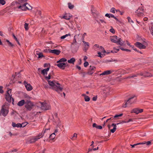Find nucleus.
Here are the masks:
<instances>
[{"label": "nucleus", "mask_w": 153, "mask_h": 153, "mask_svg": "<svg viewBox=\"0 0 153 153\" xmlns=\"http://www.w3.org/2000/svg\"><path fill=\"white\" fill-rule=\"evenodd\" d=\"M48 84L52 88L58 93L62 92L63 87L62 85L55 80L48 81Z\"/></svg>", "instance_id": "f257e3e1"}, {"label": "nucleus", "mask_w": 153, "mask_h": 153, "mask_svg": "<svg viewBox=\"0 0 153 153\" xmlns=\"http://www.w3.org/2000/svg\"><path fill=\"white\" fill-rule=\"evenodd\" d=\"M135 97V95L131 96L127 100L125 101L124 104H123V108H126L127 107H130L131 105L135 102V100L134 99Z\"/></svg>", "instance_id": "f03ea898"}, {"label": "nucleus", "mask_w": 153, "mask_h": 153, "mask_svg": "<svg viewBox=\"0 0 153 153\" xmlns=\"http://www.w3.org/2000/svg\"><path fill=\"white\" fill-rule=\"evenodd\" d=\"M33 106L34 104L30 100H26L25 107L26 108L27 110L29 111H31Z\"/></svg>", "instance_id": "7ed1b4c3"}, {"label": "nucleus", "mask_w": 153, "mask_h": 153, "mask_svg": "<svg viewBox=\"0 0 153 153\" xmlns=\"http://www.w3.org/2000/svg\"><path fill=\"white\" fill-rule=\"evenodd\" d=\"M79 35V34H78V35H75L74 36L73 42L71 44V48L74 51L76 52L78 49V47L76 46L75 47V46L76 45V37L78 36Z\"/></svg>", "instance_id": "20e7f679"}, {"label": "nucleus", "mask_w": 153, "mask_h": 153, "mask_svg": "<svg viewBox=\"0 0 153 153\" xmlns=\"http://www.w3.org/2000/svg\"><path fill=\"white\" fill-rule=\"evenodd\" d=\"M136 47L140 49H145L146 48V46H147L148 44L146 42L143 40L142 42V43L139 42H137L135 44Z\"/></svg>", "instance_id": "39448f33"}, {"label": "nucleus", "mask_w": 153, "mask_h": 153, "mask_svg": "<svg viewBox=\"0 0 153 153\" xmlns=\"http://www.w3.org/2000/svg\"><path fill=\"white\" fill-rule=\"evenodd\" d=\"M121 123H120L116 124L113 123L111 126L109 125H108V128L110 130V131L112 133H114L116 130L117 125H118Z\"/></svg>", "instance_id": "423d86ee"}, {"label": "nucleus", "mask_w": 153, "mask_h": 153, "mask_svg": "<svg viewBox=\"0 0 153 153\" xmlns=\"http://www.w3.org/2000/svg\"><path fill=\"white\" fill-rule=\"evenodd\" d=\"M41 108L43 110H47L51 109V106L49 104L45 102H41Z\"/></svg>", "instance_id": "0eeeda50"}, {"label": "nucleus", "mask_w": 153, "mask_h": 153, "mask_svg": "<svg viewBox=\"0 0 153 153\" xmlns=\"http://www.w3.org/2000/svg\"><path fill=\"white\" fill-rule=\"evenodd\" d=\"M143 111V110L142 109L136 108L133 109L131 111V113H134L136 114H138L142 112Z\"/></svg>", "instance_id": "6e6552de"}, {"label": "nucleus", "mask_w": 153, "mask_h": 153, "mask_svg": "<svg viewBox=\"0 0 153 153\" xmlns=\"http://www.w3.org/2000/svg\"><path fill=\"white\" fill-rule=\"evenodd\" d=\"M58 64L56 65L59 68L61 69L64 70L65 69L66 66V64L65 62L57 63Z\"/></svg>", "instance_id": "1a4fd4ad"}, {"label": "nucleus", "mask_w": 153, "mask_h": 153, "mask_svg": "<svg viewBox=\"0 0 153 153\" xmlns=\"http://www.w3.org/2000/svg\"><path fill=\"white\" fill-rule=\"evenodd\" d=\"M49 52L50 53H53L56 55H59L61 52V51L59 50L53 49L51 50L48 49Z\"/></svg>", "instance_id": "9d476101"}, {"label": "nucleus", "mask_w": 153, "mask_h": 153, "mask_svg": "<svg viewBox=\"0 0 153 153\" xmlns=\"http://www.w3.org/2000/svg\"><path fill=\"white\" fill-rule=\"evenodd\" d=\"M95 68L94 66H90L88 71L87 74L89 75H92L94 73V71L95 70Z\"/></svg>", "instance_id": "9b49d317"}, {"label": "nucleus", "mask_w": 153, "mask_h": 153, "mask_svg": "<svg viewBox=\"0 0 153 153\" xmlns=\"http://www.w3.org/2000/svg\"><path fill=\"white\" fill-rule=\"evenodd\" d=\"M143 7H139L137 10V12L138 13L137 16H143Z\"/></svg>", "instance_id": "f8f14e48"}, {"label": "nucleus", "mask_w": 153, "mask_h": 153, "mask_svg": "<svg viewBox=\"0 0 153 153\" xmlns=\"http://www.w3.org/2000/svg\"><path fill=\"white\" fill-rule=\"evenodd\" d=\"M24 83L27 90L30 91L33 88L30 84L27 83L25 81H24Z\"/></svg>", "instance_id": "ddd939ff"}, {"label": "nucleus", "mask_w": 153, "mask_h": 153, "mask_svg": "<svg viewBox=\"0 0 153 153\" xmlns=\"http://www.w3.org/2000/svg\"><path fill=\"white\" fill-rule=\"evenodd\" d=\"M5 99L7 101L9 102H11V99H12L13 102L14 101V99L12 97V95H5Z\"/></svg>", "instance_id": "4468645a"}, {"label": "nucleus", "mask_w": 153, "mask_h": 153, "mask_svg": "<svg viewBox=\"0 0 153 153\" xmlns=\"http://www.w3.org/2000/svg\"><path fill=\"white\" fill-rule=\"evenodd\" d=\"M4 107V106H3L2 107L1 112L3 115L5 117L7 114L8 111L6 109H4L3 108Z\"/></svg>", "instance_id": "2eb2a0df"}, {"label": "nucleus", "mask_w": 153, "mask_h": 153, "mask_svg": "<svg viewBox=\"0 0 153 153\" xmlns=\"http://www.w3.org/2000/svg\"><path fill=\"white\" fill-rule=\"evenodd\" d=\"M118 38L116 36H114L111 37L110 39L112 42L117 43L118 42L117 39H118Z\"/></svg>", "instance_id": "dca6fc26"}, {"label": "nucleus", "mask_w": 153, "mask_h": 153, "mask_svg": "<svg viewBox=\"0 0 153 153\" xmlns=\"http://www.w3.org/2000/svg\"><path fill=\"white\" fill-rule=\"evenodd\" d=\"M50 69V67H48L47 68L44 69L41 71V74L43 75L47 74V72Z\"/></svg>", "instance_id": "f3484780"}, {"label": "nucleus", "mask_w": 153, "mask_h": 153, "mask_svg": "<svg viewBox=\"0 0 153 153\" xmlns=\"http://www.w3.org/2000/svg\"><path fill=\"white\" fill-rule=\"evenodd\" d=\"M26 100H22L19 101L17 103V105L19 106H22L25 104Z\"/></svg>", "instance_id": "a211bd4d"}, {"label": "nucleus", "mask_w": 153, "mask_h": 153, "mask_svg": "<svg viewBox=\"0 0 153 153\" xmlns=\"http://www.w3.org/2000/svg\"><path fill=\"white\" fill-rule=\"evenodd\" d=\"M117 44L120 45L121 46H123L125 43V41H123L120 38H118L117 39Z\"/></svg>", "instance_id": "6ab92c4d"}, {"label": "nucleus", "mask_w": 153, "mask_h": 153, "mask_svg": "<svg viewBox=\"0 0 153 153\" xmlns=\"http://www.w3.org/2000/svg\"><path fill=\"white\" fill-rule=\"evenodd\" d=\"M112 73L111 71L110 70H107L104 71L102 73L100 74V75H105L109 74H111Z\"/></svg>", "instance_id": "aec40b11"}, {"label": "nucleus", "mask_w": 153, "mask_h": 153, "mask_svg": "<svg viewBox=\"0 0 153 153\" xmlns=\"http://www.w3.org/2000/svg\"><path fill=\"white\" fill-rule=\"evenodd\" d=\"M32 7L27 3V5L25 6V7L24 9H22V10H26L27 9V10H31Z\"/></svg>", "instance_id": "412c9836"}, {"label": "nucleus", "mask_w": 153, "mask_h": 153, "mask_svg": "<svg viewBox=\"0 0 153 153\" xmlns=\"http://www.w3.org/2000/svg\"><path fill=\"white\" fill-rule=\"evenodd\" d=\"M82 96L84 97V100L86 102H88L90 100V97L88 96H87L85 94H82Z\"/></svg>", "instance_id": "4be33fe9"}, {"label": "nucleus", "mask_w": 153, "mask_h": 153, "mask_svg": "<svg viewBox=\"0 0 153 153\" xmlns=\"http://www.w3.org/2000/svg\"><path fill=\"white\" fill-rule=\"evenodd\" d=\"M39 138L35 137L31 139L29 142L30 143H32L35 142L36 141L38 140Z\"/></svg>", "instance_id": "5701e85b"}, {"label": "nucleus", "mask_w": 153, "mask_h": 153, "mask_svg": "<svg viewBox=\"0 0 153 153\" xmlns=\"http://www.w3.org/2000/svg\"><path fill=\"white\" fill-rule=\"evenodd\" d=\"M143 75V74L142 73H137L136 74H133L131 76H130L131 78H134L135 77H137V76L140 75L142 76Z\"/></svg>", "instance_id": "b1692460"}, {"label": "nucleus", "mask_w": 153, "mask_h": 153, "mask_svg": "<svg viewBox=\"0 0 153 153\" xmlns=\"http://www.w3.org/2000/svg\"><path fill=\"white\" fill-rule=\"evenodd\" d=\"M12 126L13 127H21V124L18 123L17 124H16L14 123H12Z\"/></svg>", "instance_id": "393cba45"}, {"label": "nucleus", "mask_w": 153, "mask_h": 153, "mask_svg": "<svg viewBox=\"0 0 153 153\" xmlns=\"http://www.w3.org/2000/svg\"><path fill=\"white\" fill-rule=\"evenodd\" d=\"M67 60V59L66 58H63L60 59L59 60L57 61L56 63L64 62H66Z\"/></svg>", "instance_id": "a878e982"}, {"label": "nucleus", "mask_w": 153, "mask_h": 153, "mask_svg": "<svg viewBox=\"0 0 153 153\" xmlns=\"http://www.w3.org/2000/svg\"><path fill=\"white\" fill-rule=\"evenodd\" d=\"M49 136V138L50 140H53L55 136V132L51 134L50 135H48V137Z\"/></svg>", "instance_id": "bb28decb"}, {"label": "nucleus", "mask_w": 153, "mask_h": 153, "mask_svg": "<svg viewBox=\"0 0 153 153\" xmlns=\"http://www.w3.org/2000/svg\"><path fill=\"white\" fill-rule=\"evenodd\" d=\"M146 143H138L136 144H134V145H130V146H131L132 148L135 147L136 146H137L139 145H145Z\"/></svg>", "instance_id": "cd10ccee"}, {"label": "nucleus", "mask_w": 153, "mask_h": 153, "mask_svg": "<svg viewBox=\"0 0 153 153\" xmlns=\"http://www.w3.org/2000/svg\"><path fill=\"white\" fill-rule=\"evenodd\" d=\"M82 42L84 43L85 46H86V45L88 46L87 47H85V49L86 51L89 47V44L88 42H85L84 41H82Z\"/></svg>", "instance_id": "c85d7f7f"}, {"label": "nucleus", "mask_w": 153, "mask_h": 153, "mask_svg": "<svg viewBox=\"0 0 153 153\" xmlns=\"http://www.w3.org/2000/svg\"><path fill=\"white\" fill-rule=\"evenodd\" d=\"M75 61V59L74 58H72L71 59L68 61V62L70 63L74 64V62Z\"/></svg>", "instance_id": "c756f323"}, {"label": "nucleus", "mask_w": 153, "mask_h": 153, "mask_svg": "<svg viewBox=\"0 0 153 153\" xmlns=\"http://www.w3.org/2000/svg\"><path fill=\"white\" fill-rule=\"evenodd\" d=\"M132 71H133L130 68H128L125 70V74H128L131 73L132 72Z\"/></svg>", "instance_id": "7c9ffc66"}, {"label": "nucleus", "mask_w": 153, "mask_h": 153, "mask_svg": "<svg viewBox=\"0 0 153 153\" xmlns=\"http://www.w3.org/2000/svg\"><path fill=\"white\" fill-rule=\"evenodd\" d=\"M68 7L70 9H73L74 7V5L72 4L70 2L68 3Z\"/></svg>", "instance_id": "2f4dec72"}, {"label": "nucleus", "mask_w": 153, "mask_h": 153, "mask_svg": "<svg viewBox=\"0 0 153 153\" xmlns=\"http://www.w3.org/2000/svg\"><path fill=\"white\" fill-rule=\"evenodd\" d=\"M51 73H50L49 74L48 76H45V78L46 80L48 82V81H51L49 80V79H51Z\"/></svg>", "instance_id": "473e14b6"}, {"label": "nucleus", "mask_w": 153, "mask_h": 153, "mask_svg": "<svg viewBox=\"0 0 153 153\" xmlns=\"http://www.w3.org/2000/svg\"><path fill=\"white\" fill-rule=\"evenodd\" d=\"M71 16H68L67 15H65L63 16L61 18H64L66 19V20H69L70 19L71 17Z\"/></svg>", "instance_id": "72a5a7b5"}, {"label": "nucleus", "mask_w": 153, "mask_h": 153, "mask_svg": "<svg viewBox=\"0 0 153 153\" xmlns=\"http://www.w3.org/2000/svg\"><path fill=\"white\" fill-rule=\"evenodd\" d=\"M91 11H92V14L93 16H95L96 15L97 13V10L94 9V8H93V9H91Z\"/></svg>", "instance_id": "f704fd0d"}, {"label": "nucleus", "mask_w": 153, "mask_h": 153, "mask_svg": "<svg viewBox=\"0 0 153 153\" xmlns=\"http://www.w3.org/2000/svg\"><path fill=\"white\" fill-rule=\"evenodd\" d=\"M40 50L39 49H36L34 51V54L36 56V55H38L39 54V53H40Z\"/></svg>", "instance_id": "c9c22d12"}, {"label": "nucleus", "mask_w": 153, "mask_h": 153, "mask_svg": "<svg viewBox=\"0 0 153 153\" xmlns=\"http://www.w3.org/2000/svg\"><path fill=\"white\" fill-rule=\"evenodd\" d=\"M28 25L29 24L26 23H25L24 25V28L26 30H28Z\"/></svg>", "instance_id": "e433bc0d"}, {"label": "nucleus", "mask_w": 153, "mask_h": 153, "mask_svg": "<svg viewBox=\"0 0 153 153\" xmlns=\"http://www.w3.org/2000/svg\"><path fill=\"white\" fill-rule=\"evenodd\" d=\"M100 50L103 53H106V51L105 50L104 48L102 46H100Z\"/></svg>", "instance_id": "4c0bfd02"}, {"label": "nucleus", "mask_w": 153, "mask_h": 153, "mask_svg": "<svg viewBox=\"0 0 153 153\" xmlns=\"http://www.w3.org/2000/svg\"><path fill=\"white\" fill-rule=\"evenodd\" d=\"M38 55V58H42L43 57H44V56L43 55L42 53L40 52V53H39Z\"/></svg>", "instance_id": "58836bf2"}, {"label": "nucleus", "mask_w": 153, "mask_h": 153, "mask_svg": "<svg viewBox=\"0 0 153 153\" xmlns=\"http://www.w3.org/2000/svg\"><path fill=\"white\" fill-rule=\"evenodd\" d=\"M142 76H143L144 77H149V76H152V74H150L147 73L146 74H143V75H142Z\"/></svg>", "instance_id": "ea45409f"}, {"label": "nucleus", "mask_w": 153, "mask_h": 153, "mask_svg": "<svg viewBox=\"0 0 153 153\" xmlns=\"http://www.w3.org/2000/svg\"><path fill=\"white\" fill-rule=\"evenodd\" d=\"M13 37H14V38L15 39V40L16 41V42H17L18 44L19 45H20V44L19 42V41H18V40L17 39V38L15 36V35H14V34H13Z\"/></svg>", "instance_id": "a19ab883"}, {"label": "nucleus", "mask_w": 153, "mask_h": 153, "mask_svg": "<svg viewBox=\"0 0 153 153\" xmlns=\"http://www.w3.org/2000/svg\"><path fill=\"white\" fill-rule=\"evenodd\" d=\"M27 3H25L23 5H22V6H19L18 7V8H22V9H24V7H25V6L27 5Z\"/></svg>", "instance_id": "79ce46f5"}, {"label": "nucleus", "mask_w": 153, "mask_h": 153, "mask_svg": "<svg viewBox=\"0 0 153 153\" xmlns=\"http://www.w3.org/2000/svg\"><path fill=\"white\" fill-rule=\"evenodd\" d=\"M123 115V114H121L119 115H116L114 117V118H118L120 117H121Z\"/></svg>", "instance_id": "37998d69"}, {"label": "nucleus", "mask_w": 153, "mask_h": 153, "mask_svg": "<svg viewBox=\"0 0 153 153\" xmlns=\"http://www.w3.org/2000/svg\"><path fill=\"white\" fill-rule=\"evenodd\" d=\"M5 1L4 0H0V3L2 5H4L5 4Z\"/></svg>", "instance_id": "c03bdc74"}, {"label": "nucleus", "mask_w": 153, "mask_h": 153, "mask_svg": "<svg viewBox=\"0 0 153 153\" xmlns=\"http://www.w3.org/2000/svg\"><path fill=\"white\" fill-rule=\"evenodd\" d=\"M115 8L114 7H113L111 9L110 11V12L114 13H115Z\"/></svg>", "instance_id": "a18cd8bd"}, {"label": "nucleus", "mask_w": 153, "mask_h": 153, "mask_svg": "<svg viewBox=\"0 0 153 153\" xmlns=\"http://www.w3.org/2000/svg\"><path fill=\"white\" fill-rule=\"evenodd\" d=\"M119 50V49H115L111 51V52L112 53H117Z\"/></svg>", "instance_id": "49530a36"}, {"label": "nucleus", "mask_w": 153, "mask_h": 153, "mask_svg": "<svg viewBox=\"0 0 153 153\" xmlns=\"http://www.w3.org/2000/svg\"><path fill=\"white\" fill-rule=\"evenodd\" d=\"M89 65V63L87 62H85L84 63V65L85 67L88 66Z\"/></svg>", "instance_id": "de8ad7c7"}, {"label": "nucleus", "mask_w": 153, "mask_h": 153, "mask_svg": "<svg viewBox=\"0 0 153 153\" xmlns=\"http://www.w3.org/2000/svg\"><path fill=\"white\" fill-rule=\"evenodd\" d=\"M127 19L128 20V22H129L133 23L134 22L131 19V18L130 17H128Z\"/></svg>", "instance_id": "09e8293b"}, {"label": "nucleus", "mask_w": 153, "mask_h": 153, "mask_svg": "<svg viewBox=\"0 0 153 153\" xmlns=\"http://www.w3.org/2000/svg\"><path fill=\"white\" fill-rule=\"evenodd\" d=\"M3 87L2 86H0V93L2 94L4 93V91L2 89Z\"/></svg>", "instance_id": "8fccbe9b"}, {"label": "nucleus", "mask_w": 153, "mask_h": 153, "mask_svg": "<svg viewBox=\"0 0 153 153\" xmlns=\"http://www.w3.org/2000/svg\"><path fill=\"white\" fill-rule=\"evenodd\" d=\"M109 31L113 33H115V30L113 28H111L110 29Z\"/></svg>", "instance_id": "3c124183"}, {"label": "nucleus", "mask_w": 153, "mask_h": 153, "mask_svg": "<svg viewBox=\"0 0 153 153\" xmlns=\"http://www.w3.org/2000/svg\"><path fill=\"white\" fill-rule=\"evenodd\" d=\"M11 92V89H9L7 91V93L6 94V95H10V93Z\"/></svg>", "instance_id": "603ef678"}, {"label": "nucleus", "mask_w": 153, "mask_h": 153, "mask_svg": "<svg viewBox=\"0 0 153 153\" xmlns=\"http://www.w3.org/2000/svg\"><path fill=\"white\" fill-rule=\"evenodd\" d=\"M144 143H146L145 145H149L151 144V142L150 141H147L146 143L145 142Z\"/></svg>", "instance_id": "864d4df0"}, {"label": "nucleus", "mask_w": 153, "mask_h": 153, "mask_svg": "<svg viewBox=\"0 0 153 153\" xmlns=\"http://www.w3.org/2000/svg\"><path fill=\"white\" fill-rule=\"evenodd\" d=\"M8 45L9 46H10L12 47H13L14 46V45L12 44L11 42H10L8 43Z\"/></svg>", "instance_id": "5fc2aeb1"}, {"label": "nucleus", "mask_w": 153, "mask_h": 153, "mask_svg": "<svg viewBox=\"0 0 153 153\" xmlns=\"http://www.w3.org/2000/svg\"><path fill=\"white\" fill-rule=\"evenodd\" d=\"M151 34L153 36V26L150 29Z\"/></svg>", "instance_id": "6e6d98bb"}, {"label": "nucleus", "mask_w": 153, "mask_h": 153, "mask_svg": "<svg viewBox=\"0 0 153 153\" xmlns=\"http://www.w3.org/2000/svg\"><path fill=\"white\" fill-rule=\"evenodd\" d=\"M74 137H75L76 138L77 137V134L76 133L74 134L73 136L71 138V139H73Z\"/></svg>", "instance_id": "4d7b16f0"}, {"label": "nucleus", "mask_w": 153, "mask_h": 153, "mask_svg": "<svg viewBox=\"0 0 153 153\" xmlns=\"http://www.w3.org/2000/svg\"><path fill=\"white\" fill-rule=\"evenodd\" d=\"M42 134H39L38 135V136L37 137V138H39V139L43 137V135L42 134Z\"/></svg>", "instance_id": "13d9d810"}, {"label": "nucleus", "mask_w": 153, "mask_h": 153, "mask_svg": "<svg viewBox=\"0 0 153 153\" xmlns=\"http://www.w3.org/2000/svg\"><path fill=\"white\" fill-rule=\"evenodd\" d=\"M26 123V124H25V123H23L21 124V127H25L28 124V123Z\"/></svg>", "instance_id": "bf43d9fd"}, {"label": "nucleus", "mask_w": 153, "mask_h": 153, "mask_svg": "<svg viewBox=\"0 0 153 153\" xmlns=\"http://www.w3.org/2000/svg\"><path fill=\"white\" fill-rule=\"evenodd\" d=\"M96 128L98 129H101L102 128V127L101 126L97 125Z\"/></svg>", "instance_id": "052dcab7"}, {"label": "nucleus", "mask_w": 153, "mask_h": 153, "mask_svg": "<svg viewBox=\"0 0 153 153\" xmlns=\"http://www.w3.org/2000/svg\"><path fill=\"white\" fill-rule=\"evenodd\" d=\"M111 14L106 13L105 14V16L106 17H107L109 18H110L111 17Z\"/></svg>", "instance_id": "680f3d73"}, {"label": "nucleus", "mask_w": 153, "mask_h": 153, "mask_svg": "<svg viewBox=\"0 0 153 153\" xmlns=\"http://www.w3.org/2000/svg\"><path fill=\"white\" fill-rule=\"evenodd\" d=\"M81 74H82V76L83 77H84L86 74V73L85 72H81Z\"/></svg>", "instance_id": "e2e57ef3"}, {"label": "nucleus", "mask_w": 153, "mask_h": 153, "mask_svg": "<svg viewBox=\"0 0 153 153\" xmlns=\"http://www.w3.org/2000/svg\"><path fill=\"white\" fill-rule=\"evenodd\" d=\"M97 125L95 123H94L92 125V126L94 128L95 127L97 128Z\"/></svg>", "instance_id": "0e129e2a"}, {"label": "nucleus", "mask_w": 153, "mask_h": 153, "mask_svg": "<svg viewBox=\"0 0 153 153\" xmlns=\"http://www.w3.org/2000/svg\"><path fill=\"white\" fill-rule=\"evenodd\" d=\"M97 100V97L96 96L92 98V100L93 101H96Z\"/></svg>", "instance_id": "69168bd1"}, {"label": "nucleus", "mask_w": 153, "mask_h": 153, "mask_svg": "<svg viewBox=\"0 0 153 153\" xmlns=\"http://www.w3.org/2000/svg\"><path fill=\"white\" fill-rule=\"evenodd\" d=\"M54 116L56 118H57L58 114L57 113H54Z\"/></svg>", "instance_id": "338daca9"}, {"label": "nucleus", "mask_w": 153, "mask_h": 153, "mask_svg": "<svg viewBox=\"0 0 153 153\" xmlns=\"http://www.w3.org/2000/svg\"><path fill=\"white\" fill-rule=\"evenodd\" d=\"M98 54L99 55L98 56L99 57H102L101 54V52H99L98 53Z\"/></svg>", "instance_id": "774afa93"}]
</instances>
